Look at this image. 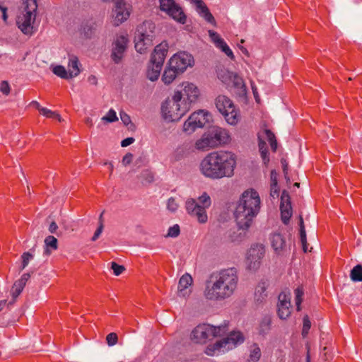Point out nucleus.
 Here are the masks:
<instances>
[{
	"instance_id": "nucleus-55",
	"label": "nucleus",
	"mask_w": 362,
	"mask_h": 362,
	"mask_svg": "<svg viewBox=\"0 0 362 362\" xmlns=\"http://www.w3.org/2000/svg\"><path fill=\"white\" fill-rule=\"evenodd\" d=\"M103 214V213H102L100 216V226H98L97 230L95 231V233H94L93 236L92 237L93 241H95L99 238L100 235L101 234V233L103 231V224L102 223Z\"/></svg>"
},
{
	"instance_id": "nucleus-51",
	"label": "nucleus",
	"mask_w": 362,
	"mask_h": 362,
	"mask_svg": "<svg viewBox=\"0 0 362 362\" xmlns=\"http://www.w3.org/2000/svg\"><path fill=\"white\" fill-rule=\"evenodd\" d=\"M0 91L3 95H8L11 92V87L7 81H2L0 83Z\"/></svg>"
},
{
	"instance_id": "nucleus-61",
	"label": "nucleus",
	"mask_w": 362,
	"mask_h": 362,
	"mask_svg": "<svg viewBox=\"0 0 362 362\" xmlns=\"http://www.w3.org/2000/svg\"><path fill=\"white\" fill-rule=\"evenodd\" d=\"M281 163L282 165V169H283V172L285 175V177H286L287 174H288V163H287L286 160L284 158H282L281 160Z\"/></svg>"
},
{
	"instance_id": "nucleus-10",
	"label": "nucleus",
	"mask_w": 362,
	"mask_h": 362,
	"mask_svg": "<svg viewBox=\"0 0 362 362\" xmlns=\"http://www.w3.org/2000/svg\"><path fill=\"white\" fill-rule=\"evenodd\" d=\"M215 104L218 112L223 115L228 124L235 125L239 122L240 117L238 110L229 98L220 95L216 98Z\"/></svg>"
},
{
	"instance_id": "nucleus-34",
	"label": "nucleus",
	"mask_w": 362,
	"mask_h": 362,
	"mask_svg": "<svg viewBox=\"0 0 362 362\" xmlns=\"http://www.w3.org/2000/svg\"><path fill=\"white\" fill-rule=\"evenodd\" d=\"M294 293L296 310L298 311H300L301 310V303L303 302V296L304 295V291L303 287L298 286L295 289Z\"/></svg>"
},
{
	"instance_id": "nucleus-46",
	"label": "nucleus",
	"mask_w": 362,
	"mask_h": 362,
	"mask_svg": "<svg viewBox=\"0 0 362 362\" xmlns=\"http://www.w3.org/2000/svg\"><path fill=\"white\" fill-rule=\"evenodd\" d=\"M22 266L21 270L24 269L28 264L29 261L33 258V255L29 252H24L22 256Z\"/></svg>"
},
{
	"instance_id": "nucleus-44",
	"label": "nucleus",
	"mask_w": 362,
	"mask_h": 362,
	"mask_svg": "<svg viewBox=\"0 0 362 362\" xmlns=\"http://www.w3.org/2000/svg\"><path fill=\"white\" fill-rule=\"evenodd\" d=\"M209 35L217 47L225 42L223 39H222L220 35L214 30H209Z\"/></svg>"
},
{
	"instance_id": "nucleus-47",
	"label": "nucleus",
	"mask_w": 362,
	"mask_h": 362,
	"mask_svg": "<svg viewBox=\"0 0 362 362\" xmlns=\"http://www.w3.org/2000/svg\"><path fill=\"white\" fill-rule=\"evenodd\" d=\"M218 47L220 48L230 59H232V60L235 59V56H234L232 50L227 45L226 42H224L223 44H221Z\"/></svg>"
},
{
	"instance_id": "nucleus-54",
	"label": "nucleus",
	"mask_w": 362,
	"mask_h": 362,
	"mask_svg": "<svg viewBox=\"0 0 362 362\" xmlns=\"http://www.w3.org/2000/svg\"><path fill=\"white\" fill-rule=\"evenodd\" d=\"M120 118L124 125L127 126L129 124H131V127L129 128H132V127H134V124H132L131 122L130 117L127 113L121 112Z\"/></svg>"
},
{
	"instance_id": "nucleus-49",
	"label": "nucleus",
	"mask_w": 362,
	"mask_h": 362,
	"mask_svg": "<svg viewBox=\"0 0 362 362\" xmlns=\"http://www.w3.org/2000/svg\"><path fill=\"white\" fill-rule=\"evenodd\" d=\"M111 264V269L113 270V273L116 276L120 275L125 270V267L124 266L119 265L115 262H112Z\"/></svg>"
},
{
	"instance_id": "nucleus-7",
	"label": "nucleus",
	"mask_w": 362,
	"mask_h": 362,
	"mask_svg": "<svg viewBox=\"0 0 362 362\" xmlns=\"http://www.w3.org/2000/svg\"><path fill=\"white\" fill-rule=\"evenodd\" d=\"M182 98V94L180 90L175 93L171 100H166L161 107V111L165 119L169 122L180 120L187 112L189 107L185 103V107H181L180 102Z\"/></svg>"
},
{
	"instance_id": "nucleus-45",
	"label": "nucleus",
	"mask_w": 362,
	"mask_h": 362,
	"mask_svg": "<svg viewBox=\"0 0 362 362\" xmlns=\"http://www.w3.org/2000/svg\"><path fill=\"white\" fill-rule=\"evenodd\" d=\"M303 329H302V335L305 337L309 332V330L311 327V322L308 315H305L303 319Z\"/></svg>"
},
{
	"instance_id": "nucleus-17",
	"label": "nucleus",
	"mask_w": 362,
	"mask_h": 362,
	"mask_svg": "<svg viewBox=\"0 0 362 362\" xmlns=\"http://www.w3.org/2000/svg\"><path fill=\"white\" fill-rule=\"evenodd\" d=\"M280 210L281 221L287 225L292 216V207L289 193L285 189L283 190L281 196Z\"/></svg>"
},
{
	"instance_id": "nucleus-40",
	"label": "nucleus",
	"mask_w": 362,
	"mask_h": 362,
	"mask_svg": "<svg viewBox=\"0 0 362 362\" xmlns=\"http://www.w3.org/2000/svg\"><path fill=\"white\" fill-rule=\"evenodd\" d=\"M140 179H141L142 181H144L146 183H151L154 180V175L153 173L149 170H143L140 175Z\"/></svg>"
},
{
	"instance_id": "nucleus-39",
	"label": "nucleus",
	"mask_w": 362,
	"mask_h": 362,
	"mask_svg": "<svg viewBox=\"0 0 362 362\" xmlns=\"http://www.w3.org/2000/svg\"><path fill=\"white\" fill-rule=\"evenodd\" d=\"M176 4L174 0H160V8L166 13L171 11Z\"/></svg>"
},
{
	"instance_id": "nucleus-42",
	"label": "nucleus",
	"mask_w": 362,
	"mask_h": 362,
	"mask_svg": "<svg viewBox=\"0 0 362 362\" xmlns=\"http://www.w3.org/2000/svg\"><path fill=\"white\" fill-rule=\"evenodd\" d=\"M53 73L62 78H69V74L67 73L65 68L61 65L56 66L53 69Z\"/></svg>"
},
{
	"instance_id": "nucleus-1",
	"label": "nucleus",
	"mask_w": 362,
	"mask_h": 362,
	"mask_svg": "<svg viewBox=\"0 0 362 362\" xmlns=\"http://www.w3.org/2000/svg\"><path fill=\"white\" fill-rule=\"evenodd\" d=\"M236 156L230 151H214L206 156L200 163V171L206 177L218 180L234 175Z\"/></svg>"
},
{
	"instance_id": "nucleus-24",
	"label": "nucleus",
	"mask_w": 362,
	"mask_h": 362,
	"mask_svg": "<svg viewBox=\"0 0 362 362\" xmlns=\"http://www.w3.org/2000/svg\"><path fill=\"white\" fill-rule=\"evenodd\" d=\"M272 246L276 253H280L286 247L284 237L280 233H274L271 237Z\"/></svg>"
},
{
	"instance_id": "nucleus-20",
	"label": "nucleus",
	"mask_w": 362,
	"mask_h": 362,
	"mask_svg": "<svg viewBox=\"0 0 362 362\" xmlns=\"http://www.w3.org/2000/svg\"><path fill=\"white\" fill-rule=\"evenodd\" d=\"M183 89L180 91L182 98L188 101V105L196 101L199 95V90L193 83L189 82L182 83Z\"/></svg>"
},
{
	"instance_id": "nucleus-29",
	"label": "nucleus",
	"mask_w": 362,
	"mask_h": 362,
	"mask_svg": "<svg viewBox=\"0 0 362 362\" xmlns=\"http://www.w3.org/2000/svg\"><path fill=\"white\" fill-rule=\"evenodd\" d=\"M258 147L263 163L267 165L269 162L267 144L259 136H258Z\"/></svg>"
},
{
	"instance_id": "nucleus-64",
	"label": "nucleus",
	"mask_w": 362,
	"mask_h": 362,
	"mask_svg": "<svg viewBox=\"0 0 362 362\" xmlns=\"http://www.w3.org/2000/svg\"><path fill=\"white\" fill-rule=\"evenodd\" d=\"M30 277V274L29 273H25L22 275L21 278L19 280L25 285L26 282L28 281Z\"/></svg>"
},
{
	"instance_id": "nucleus-8",
	"label": "nucleus",
	"mask_w": 362,
	"mask_h": 362,
	"mask_svg": "<svg viewBox=\"0 0 362 362\" xmlns=\"http://www.w3.org/2000/svg\"><path fill=\"white\" fill-rule=\"evenodd\" d=\"M211 204V198L206 192H204L197 202L194 199H188L185 203V207L187 213L195 217L199 223H205L207 222L208 216L206 209Z\"/></svg>"
},
{
	"instance_id": "nucleus-30",
	"label": "nucleus",
	"mask_w": 362,
	"mask_h": 362,
	"mask_svg": "<svg viewBox=\"0 0 362 362\" xmlns=\"http://www.w3.org/2000/svg\"><path fill=\"white\" fill-rule=\"evenodd\" d=\"M272 318L269 315H265L259 325V333L262 335L267 334L271 329Z\"/></svg>"
},
{
	"instance_id": "nucleus-2",
	"label": "nucleus",
	"mask_w": 362,
	"mask_h": 362,
	"mask_svg": "<svg viewBox=\"0 0 362 362\" xmlns=\"http://www.w3.org/2000/svg\"><path fill=\"white\" fill-rule=\"evenodd\" d=\"M238 275L234 267L223 269L211 276L204 291L206 298L211 300H223L232 296L238 287Z\"/></svg>"
},
{
	"instance_id": "nucleus-13",
	"label": "nucleus",
	"mask_w": 362,
	"mask_h": 362,
	"mask_svg": "<svg viewBox=\"0 0 362 362\" xmlns=\"http://www.w3.org/2000/svg\"><path fill=\"white\" fill-rule=\"evenodd\" d=\"M211 115L208 112L199 110L193 112L184 123V131L189 133L194 132L197 128L203 127L211 120Z\"/></svg>"
},
{
	"instance_id": "nucleus-59",
	"label": "nucleus",
	"mask_w": 362,
	"mask_h": 362,
	"mask_svg": "<svg viewBox=\"0 0 362 362\" xmlns=\"http://www.w3.org/2000/svg\"><path fill=\"white\" fill-rule=\"evenodd\" d=\"M134 141V139L133 137H128L122 141L121 146L122 147H127V146L131 145L132 144H133Z\"/></svg>"
},
{
	"instance_id": "nucleus-35",
	"label": "nucleus",
	"mask_w": 362,
	"mask_h": 362,
	"mask_svg": "<svg viewBox=\"0 0 362 362\" xmlns=\"http://www.w3.org/2000/svg\"><path fill=\"white\" fill-rule=\"evenodd\" d=\"M350 276L354 281H362V265L355 266L351 271Z\"/></svg>"
},
{
	"instance_id": "nucleus-32",
	"label": "nucleus",
	"mask_w": 362,
	"mask_h": 362,
	"mask_svg": "<svg viewBox=\"0 0 362 362\" xmlns=\"http://www.w3.org/2000/svg\"><path fill=\"white\" fill-rule=\"evenodd\" d=\"M261 350L257 344H253L250 347V353L248 362H257L261 357Z\"/></svg>"
},
{
	"instance_id": "nucleus-4",
	"label": "nucleus",
	"mask_w": 362,
	"mask_h": 362,
	"mask_svg": "<svg viewBox=\"0 0 362 362\" xmlns=\"http://www.w3.org/2000/svg\"><path fill=\"white\" fill-rule=\"evenodd\" d=\"M229 141L230 136L227 130L214 127L196 141L195 146L199 150L206 151L226 144Z\"/></svg>"
},
{
	"instance_id": "nucleus-33",
	"label": "nucleus",
	"mask_w": 362,
	"mask_h": 362,
	"mask_svg": "<svg viewBox=\"0 0 362 362\" xmlns=\"http://www.w3.org/2000/svg\"><path fill=\"white\" fill-rule=\"evenodd\" d=\"M233 86L238 89L240 93H245L246 92V86L245 85L243 79L239 76L238 74H234L233 76Z\"/></svg>"
},
{
	"instance_id": "nucleus-25",
	"label": "nucleus",
	"mask_w": 362,
	"mask_h": 362,
	"mask_svg": "<svg viewBox=\"0 0 362 362\" xmlns=\"http://www.w3.org/2000/svg\"><path fill=\"white\" fill-rule=\"evenodd\" d=\"M179 74H181V73L178 71V70L174 69L168 64L162 76V81L165 84H170Z\"/></svg>"
},
{
	"instance_id": "nucleus-22",
	"label": "nucleus",
	"mask_w": 362,
	"mask_h": 362,
	"mask_svg": "<svg viewBox=\"0 0 362 362\" xmlns=\"http://www.w3.org/2000/svg\"><path fill=\"white\" fill-rule=\"evenodd\" d=\"M193 282L192 277L188 273L185 274L181 276L178 284V293L179 296L185 297L189 293L187 289Z\"/></svg>"
},
{
	"instance_id": "nucleus-21",
	"label": "nucleus",
	"mask_w": 362,
	"mask_h": 362,
	"mask_svg": "<svg viewBox=\"0 0 362 362\" xmlns=\"http://www.w3.org/2000/svg\"><path fill=\"white\" fill-rule=\"evenodd\" d=\"M98 27L97 21L89 19L81 24V33L85 38L90 39L95 35Z\"/></svg>"
},
{
	"instance_id": "nucleus-41",
	"label": "nucleus",
	"mask_w": 362,
	"mask_h": 362,
	"mask_svg": "<svg viewBox=\"0 0 362 362\" xmlns=\"http://www.w3.org/2000/svg\"><path fill=\"white\" fill-rule=\"evenodd\" d=\"M25 284L21 282L19 279L16 281L12 286V293L14 298L18 296L23 291Z\"/></svg>"
},
{
	"instance_id": "nucleus-16",
	"label": "nucleus",
	"mask_w": 362,
	"mask_h": 362,
	"mask_svg": "<svg viewBox=\"0 0 362 362\" xmlns=\"http://www.w3.org/2000/svg\"><path fill=\"white\" fill-rule=\"evenodd\" d=\"M265 253L264 247L262 244L252 245L247 252V264L250 270L255 271L260 265V261Z\"/></svg>"
},
{
	"instance_id": "nucleus-3",
	"label": "nucleus",
	"mask_w": 362,
	"mask_h": 362,
	"mask_svg": "<svg viewBox=\"0 0 362 362\" xmlns=\"http://www.w3.org/2000/svg\"><path fill=\"white\" fill-rule=\"evenodd\" d=\"M260 198L255 189L245 191L235 208V220L240 229L247 230L260 209Z\"/></svg>"
},
{
	"instance_id": "nucleus-52",
	"label": "nucleus",
	"mask_w": 362,
	"mask_h": 362,
	"mask_svg": "<svg viewBox=\"0 0 362 362\" xmlns=\"http://www.w3.org/2000/svg\"><path fill=\"white\" fill-rule=\"evenodd\" d=\"M117 335L114 332L108 334L106 337L107 343L108 344L109 346H113L116 344L117 342Z\"/></svg>"
},
{
	"instance_id": "nucleus-56",
	"label": "nucleus",
	"mask_w": 362,
	"mask_h": 362,
	"mask_svg": "<svg viewBox=\"0 0 362 362\" xmlns=\"http://www.w3.org/2000/svg\"><path fill=\"white\" fill-rule=\"evenodd\" d=\"M133 154L131 153H127L125 154V156L122 158V164L124 165H127L130 164L133 160Z\"/></svg>"
},
{
	"instance_id": "nucleus-9",
	"label": "nucleus",
	"mask_w": 362,
	"mask_h": 362,
	"mask_svg": "<svg viewBox=\"0 0 362 362\" xmlns=\"http://www.w3.org/2000/svg\"><path fill=\"white\" fill-rule=\"evenodd\" d=\"M244 336L240 332H232L230 334L223 338L213 344L207 346L205 353L208 356H214L216 351H223L232 349L238 344H242L244 341Z\"/></svg>"
},
{
	"instance_id": "nucleus-19",
	"label": "nucleus",
	"mask_w": 362,
	"mask_h": 362,
	"mask_svg": "<svg viewBox=\"0 0 362 362\" xmlns=\"http://www.w3.org/2000/svg\"><path fill=\"white\" fill-rule=\"evenodd\" d=\"M291 298L289 295L282 292L279 295L277 314L280 319L286 320L291 314Z\"/></svg>"
},
{
	"instance_id": "nucleus-18",
	"label": "nucleus",
	"mask_w": 362,
	"mask_h": 362,
	"mask_svg": "<svg viewBox=\"0 0 362 362\" xmlns=\"http://www.w3.org/2000/svg\"><path fill=\"white\" fill-rule=\"evenodd\" d=\"M114 25L118 26L126 21L130 15L127 8L126 4L123 0H117L115 2V8L113 9Z\"/></svg>"
},
{
	"instance_id": "nucleus-43",
	"label": "nucleus",
	"mask_w": 362,
	"mask_h": 362,
	"mask_svg": "<svg viewBox=\"0 0 362 362\" xmlns=\"http://www.w3.org/2000/svg\"><path fill=\"white\" fill-rule=\"evenodd\" d=\"M40 114L48 118H54L58 119L59 122L61 121V116L58 113L53 112L46 107L40 109Z\"/></svg>"
},
{
	"instance_id": "nucleus-15",
	"label": "nucleus",
	"mask_w": 362,
	"mask_h": 362,
	"mask_svg": "<svg viewBox=\"0 0 362 362\" xmlns=\"http://www.w3.org/2000/svg\"><path fill=\"white\" fill-rule=\"evenodd\" d=\"M169 65L182 74L187 67L194 65V58L192 55L186 52H180L174 54L170 59Z\"/></svg>"
},
{
	"instance_id": "nucleus-12",
	"label": "nucleus",
	"mask_w": 362,
	"mask_h": 362,
	"mask_svg": "<svg viewBox=\"0 0 362 362\" xmlns=\"http://www.w3.org/2000/svg\"><path fill=\"white\" fill-rule=\"evenodd\" d=\"M23 11L17 17L16 24L23 34L32 35L33 23L35 20L37 9L33 10L28 4H23Z\"/></svg>"
},
{
	"instance_id": "nucleus-26",
	"label": "nucleus",
	"mask_w": 362,
	"mask_h": 362,
	"mask_svg": "<svg viewBox=\"0 0 362 362\" xmlns=\"http://www.w3.org/2000/svg\"><path fill=\"white\" fill-rule=\"evenodd\" d=\"M170 16H171L175 21L185 24L186 23L187 17L184 13L182 8L176 4L171 11L167 13Z\"/></svg>"
},
{
	"instance_id": "nucleus-48",
	"label": "nucleus",
	"mask_w": 362,
	"mask_h": 362,
	"mask_svg": "<svg viewBox=\"0 0 362 362\" xmlns=\"http://www.w3.org/2000/svg\"><path fill=\"white\" fill-rule=\"evenodd\" d=\"M180 226L177 224H175L173 226L169 228L167 236L176 238L180 235Z\"/></svg>"
},
{
	"instance_id": "nucleus-14",
	"label": "nucleus",
	"mask_w": 362,
	"mask_h": 362,
	"mask_svg": "<svg viewBox=\"0 0 362 362\" xmlns=\"http://www.w3.org/2000/svg\"><path fill=\"white\" fill-rule=\"evenodd\" d=\"M129 39L125 35H119L112 43L110 58L115 64H119L124 57L127 49Z\"/></svg>"
},
{
	"instance_id": "nucleus-27",
	"label": "nucleus",
	"mask_w": 362,
	"mask_h": 362,
	"mask_svg": "<svg viewBox=\"0 0 362 362\" xmlns=\"http://www.w3.org/2000/svg\"><path fill=\"white\" fill-rule=\"evenodd\" d=\"M68 67L70 78H73L78 75L80 73L78 68V59L76 56L71 55L70 57Z\"/></svg>"
},
{
	"instance_id": "nucleus-50",
	"label": "nucleus",
	"mask_w": 362,
	"mask_h": 362,
	"mask_svg": "<svg viewBox=\"0 0 362 362\" xmlns=\"http://www.w3.org/2000/svg\"><path fill=\"white\" fill-rule=\"evenodd\" d=\"M103 120H105L108 122H113L118 119L116 112L112 109L110 110L107 114L103 117Z\"/></svg>"
},
{
	"instance_id": "nucleus-53",
	"label": "nucleus",
	"mask_w": 362,
	"mask_h": 362,
	"mask_svg": "<svg viewBox=\"0 0 362 362\" xmlns=\"http://www.w3.org/2000/svg\"><path fill=\"white\" fill-rule=\"evenodd\" d=\"M167 208L170 211H175L178 208V204H177L175 199L173 197H170L168 200Z\"/></svg>"
},
{
	"instance_id": "nucleus-6",
	"label": "nucleus",
	"mask_w": 362,
	"mask_h": 362,
	"mask_svg": "<svg viewBox=\"0 0 362 362\" xmlns=\"http://www.w3.org/2000/svg\"><path fill=\"white\" fill-rule=\"evenodd\" d=\"M168 52V44L166 41L160 42L154 48L146 71V76L151 81L158 78Z\"/></svg>"
},
{
	"instance_id": "nucleus-58",
	"label": "nucleus",
	"mask_w": 362,
	"mask_h": 362,
	"mask_svg": "<svg viewBox=\"0 0 362 362\" xmlns=\"http://www.w3.org/2000/svg\"><path fill=\"white\" fill-rule=\"evenodd\" d=\"M23 4H28L33 10L37 9V0H23Z\"/></svg>"
},
{
	"instance_id": "nucleus-38",
	"label": "nucleus",
	"mask_w": 362,
	"mask_h": 362,
	"mask_svg": "<svg viewBox=\"0 0 362 362\" xmlns=\"http://www.w3.org/2000/svg\"><path fill=\"white\" fill-rule=\"evenodd\" d=\"M264 134L267 140L269 141L272 151L276 152L277 149V141L274 134L269 129H266Z\"/></svg>"
},
{
	"instance_id": "nucleus-60",
	"label": "nucleus",
	"mask_w": 362,
	"mask_h": 362,
	"mask_svg": "<svg viewBox=\"0 0 362 362\" xmlns=\"http://www.w3.org/2000/svg\"><path fill=\"white\" fill-rule=\"evenodd\" d=\"M271 185L274 187L278 185L277 173L274 170L271 171Z\"/></svg>"
},
{
	"instance_id": "nucleus-11",
	"label": "nucleus",
	"mask_w": 362,
	"mask_h": 362,
	"mask_svg": "<svg viewBox=\"0 0 362 362\" xmlns=\"http://www.w3.org/2000/svg\"><path fill=\"white\" fill-rule=\"evenodd\" d=\"M228 330L227 326H213L210 325H199L197 326L192 332V339L196 343H204L209 337L221 336Z\"/></svg>"
},
{
	"instance_id": "nucleus-62",
	"label": "nucleus",
	"mask_w": 362,
	"mask_h": 362,
	"mask_svg": "<svg viewBox=\"0 0 362 362\" xmlns=\"http://www.w3.org/2000/svg\"><path fill=\"white\" fill-rule=\"evenodd\" d=\"M57 228H58V226H57V224L56 223V222L52 221V222L50 223L49 226V231L51 233H56Z\"/></svg>"
},
{
	"instance_id": "nucleus-36",
	"label": "nucleus",
	"mask_w": 362,
	"mask_h": 362,
	"mask_svg": "<svg viewBox=\"0 0 362 362\" xmlns=\"http://www.w3.org/2000/svg\"><path fill=\"white\" fill-rule=\"evenodd\" d=\"M45 244L47 247L45 250V253L47 255L50 254L48 247H51L53 250L57 249V239L52 235H49L45 238Z\"/></svg>"
},
{
	"instance_id": "nucleus-37",
	"label": "nucleus",
	"mask_w": 362,
	"mask_h": 362,
	"mask_svg": "<svg viewBox=\"0 0 362 362\" xmlns=\"http://www.w3.org/2000/svg\"><path fill=\"white\" fill-rule=\"evenodd\" d=\"M264 134L267 140L269 141L272 151L276 152L277 149V141L274 134L269 129H266Z\"/></svg>"
},
{
	"instance_id": "nucleus-23",
	"label": "nucleus",
	"mask_w": 362,
	"mask_h": 362,
	"mask_svg": "<svg viewBox=\"0 0 362 362\" xmlns=\"http://www.w3.org/2000/svg\"><path fill=\"white\" fill-rule=\"evenodd\" d=\"M267 286L265 282H259L255 288L254 300L257 305H261L267 298Z\"/></svg>"
},
{
	"instance_id": "nucleus-57",
	"label": "nucleus",
	"mask_w": 362,
	"mask_h": 362,
	"mask_svg": "<svg viewBox=\"0 0 362 362\" xmlns=\"http://www.w3.org/2000/svg\"><path fill=\"white\" fill-rule=\"evenodd\" d=\"M270 195L273 198L278 197L279 195V188L278 187V185H276L275 187L271 185V190H270Z\"/></svg>"
},
{
	"instance_id": "nucleus-63",
	"label": "nucleus",
	"mask_w": 362,
	"mask_h": 362,
	"mask_svg": "<svg viewBox=\"0 0 362 362\" xmlns=\"http://www.w3.org/2000/svg\"><path fill=\"white\" fill-rule=\"evenodd\" d=\"M0 10L2 12V18H3L4 21L6 22L7 18H8V16L6 13L7 8L0 6Z\"/></svg>"
},
{
	"instance_id": "nucleus-31",
	"label": "nucleus",
	"mask_w": 362,
	"mask_h": 362,
	"mask_svg": "<svg viewBox=\"0 0 362 362\" xmlns=\"http://www.w3.org/2000/svg\"><path fill=\"white\" fill-rule=\"evenodd\" d=\"M299 226H300V230H299L300 239V242L302 244L303 250L304 252H307L308 243H307V239H306V233H305L303 218L301 216H300Z\"/></svg>"
},
{
	"instance_id": "nucleus-28",
	"label": "nucleus",
	"mask_w": 362,
	"mask_h": 362,
	"mask_svg": "<svg viewBox=\"0 0 362 362\" xmlns=\"http://www.w3.org/2000/svg\"><path fill=\"white\" fill-rule=\"evenodd\" d=\"M197 11L208 23L216 25V20L205 4L199 7Z\"/></svg>"
},
{
	"instance_id": "nucleus-5",
	"label": "nucleus",
	"mask_w": 362,
	"mask_h": 362,
	"mask_svg": "<svg viewBox=\"0 0 362 362\" xmlns=\"http://www.w3.org/2000/svg\"><path fill=\"white\" fill-rule=\"evenodd\" d=\"M156 37V25L151 21H145L137 27L135 36V49L142 54L153 45Z\"/></svg>"
}]
</instances>
